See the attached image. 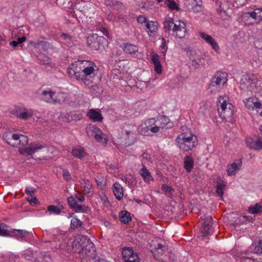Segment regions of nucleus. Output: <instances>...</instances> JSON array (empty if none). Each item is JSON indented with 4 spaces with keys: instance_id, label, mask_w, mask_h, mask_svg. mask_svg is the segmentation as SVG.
I'll list each match as a JSON object with an SVG mask.
<instances>
[{
    "instance_id": "52",
    "label": "nucleus",
    "mask_w": 262,
    "mask_h": 262,
    "mask_svg": "<svg viewBox=\"0 0 262 262\" xmlns=\"http://www.w3.org/2000/svg\"><path fill=\"white\" fill-rule=\"evenodd\" d=\"M189 59H190V60L191 61V66L194 69H198L200 65L201 64H202V62H199L198 61V59L195 60V59L193 56H192L191 57H189Z\"/></svg>"
},
{
    "instance_id": "51",
    "label": "nucleus",
    "mask_w": 262,
    "mask_h": 262,
    "mask_svg": "<svg viewBox=\"0 0 262 262\" xmlns=\"http://www.w3.org/2000/svg\"><path fill=\"white\" fill-rule=\"evenodd\" d=\"M201 218L203 221V225H212V217L211 216L204 215V216H202Z\"/></svg>"
},
{
    "instance_id": "49",
    "label": "nucleus",
    "mask_w": 262,
    "mask_h": 262,
    "mask_svg": "<svg viewBox=\"0 0 262 262\" xmlns=\"http://www.w3.org/2000/svg\"><path fill=\"white\" fill-rule=\"evenodd\" d=\"M73 210L76 212H83V213H86L87 212V211L88 210V208L86 207H83V206L81 205H78V204L76 205V206L75 207V208H73Z\"/></svg>"
},
{
    "instance_id": "25",
    "label": "nucleus",
    "mask_w": 262,
    "mask_h": 262,
    "mask_svg": "<svg viewBox=\"0 0 262 262\" xmlns=\"http://www.w3.org/2000/svg\"><path fill=\"white\" fill-rule=\"evenodd\" d=\"M174 24H177V22L174 23L172 18L169 17L166 18L163 23V28L165 31L171 35L172 28H174Z\"/></svg>"
},
{
    "instance_id": "61",
    "label": "nucleus",
    "mask_w": 262,
    "mask_h": 262,
    "mask_svg": "<svg viewBox=\"0 0 262 262\" xmlns=\"http://www.w3.org/2000/svg\"><path fill=\"white\" fill-rule=\"evenodd\" d=\"M160 48H161V49L162 50H164V51L163 52V53H164V55H165V53L166 52V51L167 50L168 48L166 46V40L164 38H162V42L160 46Z\"/></svg>"
},
{
    "instance_id": "34",
    "label": "nucleus",
    "mask_w": 262,
    "mask_h": 262,
    "mask_svg": "<svg viewBox=\"0 0 262 262\" xmlns=\"http://www.w3.org/2000/svg\"><path fill=\"white\" fill-rule=\"evenodd\" d=\"M158 121L160 123L161 128H164L167 126V128L171 127L172 123L170 121L169 119L166 116H162L158 118Z\"/></svg>"
},
{
    "instance_id": "17",
    "label": "nucleus",
    "mask_w": 262,
    "mask_h": 262,
    "mask_svg": "<svg viewBox=\"0 0 262 262\" xmlns=\"http://www.w3.org/2000/svg\"><path fill=\"white\" fill-rule=\"evenodd\" d=\"M79 254L83 255V256L90 257V258H94L95 255L96 249L94 244L90 241L88 244L86 248L83 249Z\"/></svg>"
},
{
    "instance_id": "33",
    "label": "nucleus",
    "mask_w": 262,
    "mask_h": 262,
    "mask_svg": "<svg viewBox=\"0 0 262 262\" xmlns=\"http://www.w3.org/2000/svg\"><path fill=\"white\" fill-rule=\"evenodd\" d=\"M55 92L52 91H43L41 94V99L47 102H50L53 100V97Z\"/></svg>"
},
{
    "instance_id": "31",
    "label": "nucleus",
    "mask_w": 262,
    "mask_h": 262,
    "mask_svg": "<svg viewBox=\"0 0 262 262\" xmlns=\"http://www.w3.org/2000/svg\"><path fill=\"white\" fill-rule=\"evenodd\" d=\"M244 102L245 106L249 109L251 108L252 105H248V103H252V104H253L252 107L253 110L255 109L257 110L262 107L261 103L259 101L254 102L253 98H252L246 99Z\"/></svg>"
},
{
    "instance_id": "62",
    "label": "nucleus",
    "mask_w": 262,
    "mask_h": 262,
    "mask_svg": "<svg viewBox=\"0 0 262 262\" xmlns=\"http://www.w3.org/2000/svg\"><path fill=\"white\" fill-rule=\"evenodd\" d=\"M35 191V189H34L33 187H29L26 188L25 190V192L31 196H32V195L34 193Z\"/></svg>"
},
{
    "instance_id": "11",
    "label": "nucleus",
    "mask_w": 262,
    "mask_h": 262,
    "mask_svg": "<svg viewBox=\"0 0 262 262\" xmlns=\"http://www.w3.org/2000/svg\"><path fill=\"white\" fill-rule=\"evenodd\" d=\"M249 17L253 18L256 23L262 21V8H256L254 11L244 13L242 15V18L244 20H247Z\"/></svg>"
},
{
    "instance_id": "46",
    "label": "nucleus",
    "mask_w": 262,
    "mask_h": 262,
    "mask_svg": "<svg viewBox=\"0 0 262 262\" xmlns=\"http://www.w3.org/2000/svg\"><path fill=\"white\" fill-rule=\"evenodd\" d=\"M61 38L65 41V43L68 46H72V37L67 33H62Z\"/></svg>"
},
{
    "instance_id": "59",
    "label": "nucleus",
    "mask_w": 262,
    "mask_h": 262,
    "mask_svg": "<svg viewBox=\"0 0 262 262\" xmlns=\"http://www.w3.org/2000/svg\"><path fill=\"white\" fill-rule=\"evenodd\" d=\"M191 3L192 5L195 6V11H200L201 6L202 5L201 4H199V3H198L196 0H191Z\"/></svg>"
},
{
    "instance_id": "41",
    "label": "nucleus",
    "mask_w": 262,
    "mask_h": 262,
    "mask_svg": "<svg viewBox=\"0 0 262 262\" xmlns=\"http://www.w3.org/2000/svg\"><path fill=\"white\" fill-rule=\"evenodd\" d=\"M8 226L3 223H0V236H10L9 230L8 229Z\"/></svg>"
},
{
    "instance_id": "43",
    "label": "nucleus",
    "mask_w": 262,
    "mask_h": 262,
    "mask_svg": "<svg viewBox=\"0 0 262 262\" xmlns=\"http://www.w3.org/2000/svg\"><path fill=\"white\" fill-rule=\"evenodd\" d=\"M193 57L195 60H199V62H202V60L204 59L203 55H202L200 52L194 51H191L189 57Z\"/></svg>"
},
{
    "instance_id": "26",
    "label": "nucleus",
    "mask_w": 262,
    "mask_h": 262,
    "mask_svg": "<svg viewBox=\"0 0 262 262\" xmlns=\"http://www.w3.org/2000/svg\"><path fill=\"white\" fill-rule=\"evenodd\" d=\"M72 155L78 159H82L86 156L83 147L81 146H76L73 148L71 152Z\"/></svg>"
},
{
    "instance_id": "6",
    "label": "nucleus",
    "mask_w": 262,
    "mask_h": 262,
    "mask_svg": "<svg viewBox=\"0 0 262 262\" xmlns=\"http://www.w3.org/2000/svg\"><path fill=\"white\" fill-rule=\"evenodd\" d=\"M81 63L83 64L88 65V66L85 68H84L82 69V75H83L81 80L82 81H88L90 79V78L93 77L95 76V69L94 67H96L94 62H91L90 61L86 60H81Z\"/></svg>"
},
{
    "instance_id": "30",
    "label": "nucleus",
    "mask_w": 262,
    "mask_h": 262,
    "mask_svg": "<svg viewBox=\"0 0 262 262\" xmlns=\"http://www.w3.org/2000/svg\"><path fill=\"white\" fill-rule=\"evenodd\" d=\"M139 173L146 183H149L150 180H153L150 172L144 165L143 166L142 168L140 170Z\"/></svg>"
},
{
    "instance_id": "58",
    "label": "nucleus",
    "mask_w": 262,
    "mask_h": 262,
    "mask_svg": "<svg viewBox=\"0 0 262 262\" xmlns=\"http://www.w3.org/2000/svg\"><path fill=\"white\" fill-rule=\"evenodd\" d=\"M30 116H31L30 114L28 112H21L20 111L19 118L20 119H22L27 120V119H28V118L29 117H30Z\"/></svg>"
},
{
    "instance_id": "53",
    "label": "nucleus",
    "mask_w": 262,
    "mask_h": 262,
    "mask_svg": "<svg viewBox=\"0 0 262 262\" xmlns=\"http://www.w3.org/2000/svg\"><path fill=\"white\" fill-rule=\"evenodd\" d=\"M39 59L42 64L49 65L51 63V59L48 56H41Z\"/></svg>"
},
{
    "instance_id": "2",
    "label": "nucleus",
    "mask_w": 262,
    "mask_h": 262,
    "mask_svg": "<svg viewBox=\"0 0 262 262\" xmlns=\"http://www.w3.org/2000/svg\"><path fill=\"white\" fill-rule=\"evenodd\" d=\"M227 73L217 71L211 78L209 89L211 92H217L222 89L227 81Z\"/></svg>"
},
{
    "instance_id": "45",
    "label": "nucleus",
    "mask_w": 262,
    "mask_h": 262,
    "mask_svg": "<svg viewBox=\"0 0 262 262\" xmlns=\"http://www.w3.org/2000/svg\"><path fill=\"white\" fill-rule=\"evenodd\" d=\"M47 210L50 212V213H53L54 214L58 215L61 213V211H60V209L58 208V207L54 205H49L47 207Z\"/></svg>"
},
{
    "instance_id": "21",
    "label": "nucleus",
    "mask_w": 262,
    "mask_h": 262,
    "mask_svg": "<svg viewBox=\"0 0 262 262\" xmlns=\"http://www.w3.org/2000/svg\"><path fill=\"white\" fill-rule=\"evenodd\" d=\"M238 161L239 163L238 165L236 163L233 162L230 165H228L227 172L228 176H233L235 174L236 171L239 170L242 165V160L239 159L238 160Z\"/></svg>"
},
{
    "instance_id": "36",
    "label": "nucleus",
    "mask_w": 262,
    "mask_h": 262,
    "mask_svg": "<svg viewBox=\"0 0 262 262\" xmlns=\"http://www.w3.org/2000/svg\"><path fill=\"white\" fill-rule=\"evenodd\" d=\"M248 212L252 214H260L262 213V205L256 203L254 205H251L248 209Z\"/></svg>"
},
{
    "instance_id": "3",
    "label": "nucleus",
    "mask_w": 262,
    "mask_h": 262,
    "mask_svg": "<svg viewBox=\"0 0 262 262\" xmlns=\"http://www.w3.org/2000/svg\"><path fill=\"white\" fill-rule=\"evenodd\" d=\"M228 100L220 97L219 99L220 104H217V111L220 116L224 119L231 118L233 115V106L231 103H227Z\"/></svg>"
},
{
    "instance_id": "39",
    "label": "nucleus",
    "mask_w": 262,
    "mask_h": 262,
    "mask_svg": "<svg viewBox=\"0 0 262 262\" xmlns=\"http://www.w3.org/2000/svg\"><path fill=\"white\" fill-rule=\"evenodd\" d=\"M100 128H99L96 125L90 124L86 127V134L89 137H92L96 132H100Z\"/></svg>"
},
{
    "instance_id": "64",
    "label": "nucleus",
    "mask_w": 262,
    "mask_h": 262,
    "mask_svg": "<svg viewBox=\"0 0 262 262\" xmlns=\"http://www.w3.org/2000/svg\"><path fill=\"white\" fill-rule=\"evenodd\" d=\"M137 21L139 23L143 24L144 23H147V18L146 17H144L142 15H140L137 17Z\"/></svg>"
},
{
    "instance_id": "28",
    "label": "nucleus",
    "mask_w": 262,
    "mask_h": 262,
    "mask_svg": "<svg viewBox=\"0 0 262 262\" xmlns=\"http://www.w3.org/2000/svg\"><path fill=\"white\" fill-rule=\"evenodd\" d=\"M194 161L189 156H186L184 159V167L188 172H190L193 168Z\"/></svg>"
},
{
    "instance_id": "60",
    "label": "nucleus",
    "mask_w": 262,
    "mask_h": 262,
    "mask_svg": "<svg viewBox=\"0 0 262 262\" xmlns=\"http://www.w3.org/2000/svg\"><path fill=\"white\" fill-rule=\"evenodd\" d=\"M62 175L63 177V178L66 180H69L71 179V177L70 174V173L67 169H63L62 171Z\"/></svg>"
},
{
    "instance_id": "63",
    "label": "nucleus",
    "mask_w": 262,
    "mask_h": 262,
    "mask_svg": "<svg viewBox=\"0 0 262 262\" xmlns=\"http://www.w3.org/2000/svg\"><path fill=\"white\" fill-rule=\"evenodd\" d=\"M28 201L29 202L30 204L33 206H36L39 204V201L36 197L32 198L30 200L28 199Z\"/></svg>"
},
{
    "instance_id": "38",
    "label": "nucleus",
    "mask_w": 262,
    "mask_h": 262,
    "mask_svg": "<svg viewBox=\"0 0 262 262\" xmlns=\"http://www.w3.org/2000/svg\"><path fill=\"white\" fill-rule=\"evenodd\" d=\"M163 2L164 6L168 7L170 10H180L178 5L173 0H164Z\"/></svg>"
},
{
    "instance_id": "35",
    "label": "nucleus",
    "mask_w": 262,
    "mask_h": 262,
    "mask_svg": "<svg viewBox=\"0 0 262 262\" xmlns=\"http://www.w3.org/2000/svg\"><path fill=\"white\" fill-rule=\"evenodd\" d=\"M57 5L63 9L68 10L73 7L71 0H56Z\"/></svg>"
},
{
    "instance_id": "50",
    "label": "nucleus",
    "mask_w": 262,
    "mask_h": 262,
    "mask_svg": "<svg viewBox=\"0 0 262 262\" xmlns=\"http://www.w3.org/2000/svg\"><path fill=\"white\" fill-rule=\"evenodd\" d=\"M67 200L68 204L70 207L73 209V208H75V207L77 204L75 197L71 196L69 197Z\"/></svg>"
},
{
    "instance_id": "55",
    "label": "nucleus",
    "mask_w": 262,
    "mask_h": 262,
    "mask_svg": "<svg viewBox=\"0 0 262 262\" xmlns=\"http://www.w3.org/2000/svg\"><path fill=\"white\" fill-rule=\"evenodd\" d=\"M38 46H42V48H43L44 50H47L48 48H49L50 44L48 42L44 41V40H41L39 41L36 43Z\"/></svg>"
},
{
    "instance_id": "13",
    "label": "nucleus",
    "mask_w": 262,
    "mask_h": 262,
    "mask_svg": "<svg viewBox=\"0 0 262 262\" xmlns=\"http://www.w3.org/2000/svg\"><path fill=\"white\" fill-rule=\"evenodd\" d=\"M122 255L125 262H140L137 254L130 248H125Z\"/></svg>"
},
{
    "instance_id": "27",
    "label": "nucleus",
    "mask_w": 262,
    "mask_h": 262,
    "mask_svg": "<svg viewBox=\"0 0 262 262\" xmlns=\"http://www.w3.org/2000/svg\"><path fill=\"white\" fill-rule=\"evenodd\" d=\"M226 186V183L224 182L223 179H221L220 177L219 178V179L217 181V184L216 186V192L219 196L222 197L224 194V190L225 189Z\"/></svg>"
},
{
    "instance_id": "57",
    "label": "nucleus",
    "mask_w": 262,
    "mask_h": 262,
    "mask_svg": "<svg viewBox=\"0 0 262 262\" xmlns=\"http://www.w3.org/2000/svg\"><path fill=\"white\" fill-rule=\"evenodd\" d=\"M102 135H103V134L102 133V131L100 130V132H96V134H95L93 136L94 137L95 139L98 142H100L103 138Z\"/></svg>"
},
{
    "instance_id": "37",
    "label": "nucleus",
    "mask_w": 262,
    "mask_h": 262,
    "mask_svg": "<svg viewBox=\"0 0 262 262\" xmlns=\"http://www.w3.org/2000/svg\"><path fill=\"white\" fill-rule=\"evenodd\" d=\"M155 123V121L154 119L151 118L149 119L146 123H145V124H148V125H146V127L148 130H150L153 133H157L160 130V128L161 127L160 126H158V125H156L154 126H151L152 124H154Z\"/></svg>"
},
{
    "instance_id": "15",
    "label": "nucleus",
    "mask_w": 262,
    "mask_h": 262,
    "mask_svg": "<svg viewBox=\"0 0 262 262\" xmlns=\"http://www.w3.org/2000/svg\"><path fill=\"white\" fill-rule=\"evenodd\" d=\"M248 251L256 254L262 253V236L256 238L255 242L249 248Z\"/></svg>"
},
{
    "instance_id": "44",
    "label": "nucleus",
    "mask_w": 262,
    "mask_h": 262,
    "mask_svg": "<svg viewBox=\"0 0 262 262\" xmlns=\"http://www.w3.org/2000/svg\"><path fill=\"white\" fill-rule=\"evenodd\" d=\"M212 225L209 224L203 225V227L201 229V233L203 236L206 237L210 234V230Z\"/></svg>"
},
{
    "instance_id": "32",
    "label": "nucleus",
    "mask_w": 262,
    "mask_h": 262,
    "mask_svg": "<svg viewBox=\"0 0 262 262\" xmlns=\"http://www.w3.org/2000/svg\"><path fill=\"white\" fill-rule=\"evenodd\" d=\"M123 49L125 53L129 54H136L138 52V47L131 43L124 44Z\"/></svg>"
},
{
    "instance_id": "14",
    "label": "nucleus",
    "mask_w": 262,
    "mask_h": 262,
    "mask_svg": "<svg viewBox=\"0 0 262 262\" xmlns=\"http://www.w3.org/2000/svg\"><path fill=\"white\" fill-rule=\"evenodd\" d=\"M247 146L251 149L256 150L262 149V138L259 137L256 140L252 138H247L246 139Z\"/></svg>"
},
{
    "instance_id": "29",
    "label": "nucleus",
    "mask_w": 262,
    "mask_h": 262,
    "mask_svg": "<svg viewBox=\"0 0 262 262\" xmlns=\"http://www.w3.org/2000/svg\"><path fill=\"white\" fill-rule=\"evenodd\" d=\"M119 219L121 222L125 224H128L132 221L130 213L126 210L120 212Z\"/></svg>"
},
{
    "instance_id": "22",
    "label": "nucleus",
    "mask_w": 262,
    "mask_h": 262,
    "mask_svg": "<svg viewBox=\"0 0 262 262\" xmlns=\"http://www.w3.org/2000/svg\"><path fill=\"white\" fill-rule=\"evenodd\" d=\"M87 116L90 119L93 120L95 122H101L103 118L99 112L93 109H91L89 111Z\"/></svg>"
},
{
    "instance_id": "47",
    "label": "nucleus",
    "mask_w": 262,
    "mask_h": 262,
    "mask_svg": "<svg viewBox=\"0 0 262 262\" xmlns=\"http://www.w3.org/2000/svg\"><path fill=\"white\" fill-rule=\"evenodd\" d=\"M16 236L19 237H26L28 235L29 232L25 230H16L14 229L13 231Z\"/></svg>"
},
{
    "instance_id": "5",
    "label": "nucleus",
    "mask_w": 262,
    "mask_h": 262,
    "mask_svg": "<svg viewBox=\"0 0 262 262\" xmlns=\"http://www.w3.org/2000/svg\"><path fill=\"white\" fill-rule=\"evenodd\" d=\"M90 239L86 236L79 235L76 236L72 244V247L75 252L80 253L81 250L86 248Z\"/></svg>"
},
{
    "instance_id": "19",
    "label": "nucleus",
    "mask_w": 262,
    "mask_h": 262,
    "mask_svg": "<svg viewBox=\"0 0 262 262\" xmlns=\"http://www.w3.org/2000/svg\"><path fill=\"white\" fill-rule=\"evenodd\" d=\"M167 250V247L165 245L161 244H157L155 247L152 248L151 252L153 253L154 256H161Z\"/></svg>"
},
{
    "instance_id": "18",
    "label": "nucleus",
    "mask_w": 262,
    "mask_h": 262,
    "mask_svg": "<svg viewBox=\"0 0 262 262\" xmlns=\"http://www.w3.org/2000/svg\"><path fill=\"white\" fill-rule=\"evenodd\" d=\"M146 28L149 36H155L158 30V23L157 21H148L146 25Z\"/></svg>"
},
{
    "instance_id": "24",
    "label": "nucleus",
    "mask_w": 262,
    "mask_h": 262,
    "mask_svg": "<svg viewBox=\"0 0 262 262\" xmlns=\"http://www.w3.org/2000/svg\"><path fill=\"white\" fill-rule=\"evenodd\" d=\"M104 4L107 6H110L117 11L123 9L122 3L118 0H105Z\"/></svg>"
},
{
    "instance_id": "56",
    "label": "nucleus",
    "mask_w": 262,
    "mask_h": 262,
    "mask_svg": "<svg viewBox=\"0 0 262 262\" xmlns=\"http://www.w3.org/2000/svg\"><path fill=\"white\" fill-rule=\"evenodd\" d=\"M161 189L166 192L171 193L174 191V189L170 186L166 184H162Z\"/></svg>"
},
{
    "instance_id": "20",
    "label": "nucleus",
    "mask_w": 262,
    "mask_h": 262,
    "mask_svg": "<svg viewBox=\"0 0 262 262\" xmlns=\"http://www.w3.org/2000/svg\"><path fill=\"white\" fill-rule=\"evenodd\" d=\"M150 56L152 62L155 66V70L158 74H160L162 72V67L159 60V56L157 54L152 52Z\"/></svg>"
},
{
    "instance_id": "7",
    "label": "nucleus",
    "mask_w": 262,
    "mask_h": 262,
    "mask_svg": "<svg viewBox=\"0 0 262 262\" xmlns=\"http://www.w3.org/2000/svg\"><path fill=\"white\" fill-rule=\"evenodd\" d=\"M105 40L102 36H98L97 34H93L87 37V44L91 50L97 51L100 49L101 42Z\"/></svg>"
},
{
    "instance_id": "42",
    "label": "nucleus",
    "mask_w": 262,
    "mask_h": 262,
    "mask_svg": "<svg viewBox=\"0 0 262 262\" xmlns=\"http://www.w3.org/2000/svg\"><path fill=\"white\" fill-rule=\"evenodd\" d=\"M82 225V222L78 219L75 217L71 221V228L75 229Z\"/></svg>"
},
{
    "instance_id": "48",
    "label": "nucleus",
    "mask_w": 262,
    "mask_h": 262,
    "mask_svg": "<svg viewBox=\"0 0 262 262\" xmlns=\"http://www.w3.org/2000/svg\"><path fill=\"white\" fill-rule=\"evenodd\" d=\"M102 92V89L97 84H93L91 86V92L93 93L96 96L99 95Z\"/></svg>"
},
{
    "instance_id": "54",
    "label": "nucleus",
    "mask_w": 262,
    "mask_h": 262,
    "mask_svg": "<svg viewBox=\"0 0 262 262\" xmlns=\"http://www.w3.org/2000/svg\"><path fill=\"white\" fill-rule=\"evenodd\" d=\"M74 15L75 18H78V13H81L82 10H80V7H79L78 4H76L73 6Z\"/></svg>"
},
{
    "instance_id": "12",
    "label": "nucleus",
    "mask_w": 262,
    "mask_h": 262,
    "mask_svg": "<svg viewBox=\"0 0 262 262\" xmlns=\"http://www.w3.org/2000/svg\"><path fill=\"white\" fill-rule=\"evenodd\" d=\"M81 61H78L76 63V66L73 65L67 70L69 75L71 77H74L78 80H81L82 77H83V75H82V70H81V68L78 67L79 64H82Z\"/></svg>"
},
{
    "instance_id": "10",
    "label": "nucleus",
    "mask_w": 262,
    "mask_h": 262,
    "mask_svg": "<svg viewBox=\"0 0 262 262\" xmlns=\"http://www.w3.org/2000/svg\"><path fill=\"white\" fill-rule=\"evenodd\" d=\"M186 32L187 29L185 23L181 21H178L177 24H174L171 35L175 38L181 39L185 36Z\"/></svg>"
},
{
    "instance_id": "23",
    "label": "nucleus",
    "mask_w": 262,
    "mask_h": 262,
    "mask_svg": "<svg viewBox=\"0 0 262 262\" xmlns=\"http://www.w3.org/2000/svg\"><path fill=\"white\" fill-rule=\"evenodd\" d=\"M113 191L118 200H121L123 195V187L118 183H115L112 186Z\"/></svg>"
},
{
    "instance_id": "40",
    "label": "nucleus",
    "mask_w": 262,
    "mask_h": 262,
    "mask_svg": "<svg viewBox=\"0 0 262 262\" xmlns=\"http://www.w3.org/2000/svg\"><path fill=\"white\" fill-rule=\"evenodd\" d=\"M116 17H117L118 21L119 22L122 23L123 24L128 26V20L129 19V14H123L120 13L116 14Z\"/></svg>"
},
{
    "instance_id": "8",
    "label": "nucleus",
    "mask_w": 262,
    "mask_h": 262,
    "mask_svg": "<svg viewBox=\"0 0 262 262\" xmlns=\"http://www.w3.org/2000/svg\"><path fill=\"white\" fill-rule=\"evenodd\" d=\"M258 82V78L256 76L252 74H247L243 76L241 80V84L246 85L250 91L254 90Z\"/></svg>"
},
{
    "instance_id": "1",
    "label": "nucleus",
    "mask_w": 262,
    "mask_h": 262,
    "mask_svg": "<svg viewBox=\"0 0 262 262\" xmlns=\"http://www.w3.org/2000/svg\"><path fill=\"white\" fill-rule=\"evenodd\" d=\"M197 141L196 136L191 133H182L176 139V143L179 148L184 151L191 150Z\"/></svg>"
},
{
    "instance_id": "4",
    "label": "nucleus",
    "mask_w": 262,
    "mask_h": 262,
    "mask_svg": "<svg viewBox=\"0 0 262 262\" xmlns=\"http://www.w3.org/2000/svg\"><path fill=\"white\" fill-rule=\"evenodd\" d=\"M7 134L5 133L3 136V140L8 144L12 146H17L18 145L25 147L28 145V138L27 136L23 135H19L18 134H13L11 136L12 139L16 141L15 142L12 143L11 139H7Z\"/></svg>"
},
{
    "instance_id": "16",
    "label": "nucleus",
    "mask_w": 262,
    "mask_h": 262,
    "mask_svg": "<svg viewBox=\"0 0 262 262\" xmlns=\"http://www.w3.org/2000/svg\"><path fill=\"white\" fill-rule=\"evenodd\" d=\"M199 34L200 36L204 40H205L207 43L210 44L216 52H217L220 49L217 43L211 35H208L204 32H200Z\"/></svg>"
},
{
    "instance_id": "9",
    "label": "nucleus",
    "mask_w": 262,
    "mask_h": 262,
    "mask_svg": "<svg viewBox=\"0 0 262 262\" xmlns=\"http://www.w3.org/2000/svg\"><path fill=\"white\" fill-rule=\"evenodd\" d=\"M46 147L45 144L43 145L36 142H32L28 147L19 149L18 151L21 155H24L26 156H31L38 150Z\"/></svg>"
}]
</instances>
